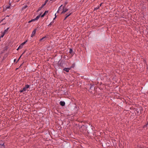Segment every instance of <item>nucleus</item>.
<instances>
[{"mask_svg":"<svg viewBox=\"0 0 148 148\" xmlns=\"http://www.w3.org/2000/svg\"><path fill=\"white\" fill-rule=\"evenodd\" d=\"M62 11L61 12V14H64L68 10V9L65 8L64 6H63L62 7Z\"/></svg>","mask_w":148,"mask_h":148,"instance_id":"nucleus-1","label":"nucleus"},{"mask_svg":"<svg viewBox=\"0 0 148 148\" xmlns=\"http://www.w3.org/2000/svg\"><path fill=\"white\" fill-rule=\"evenodd\" d=\"M29 88V85L27 84L26 85L25 87L23 88V90H24V91H25L27 89Z\"/></svg>","mask_w":148,"mask_h":148,"instance_id":"nucleus-2","label":"nucleus"},{"mask_svg":"<svg viewBox=\"0 0 148 148\" xmlns=\"http://www.w3.org/2000/svg\"><path fill=\"white\" fill-rule=\"evenodd\" d=\"M36 30H37V29H36L33 31V32H32V33L31 34V37H32L35 36V34L36 33Z\"/></svg>","mask_w":148,"mask_h":148,"instance_id":"nucleus-3","label":"nucleus"},{"mask_svg":"<svg viewBox=\"0 0 148 148\" xmlns=\"http://www.w3.org/2000/svg\"><path fill=\"white\" fill-rule=\"evenodd\" d=\"M70 68H65L64 69V70L66 71L67 72H68L69 71V70H70Z\"/></svg>","mask_w":148,"mask_h":148,"instance_id":"nucleus-4","label":"nucleus"},{"mask_svg":"<svg viewBox=\"0 0 148 148\" xmlns=\"http://www.w3.org/2000/svg\"><path fill=\"white\" fill-rule=\"evenodd\" d=\"M65 104V102L64 101H61L60 102V104L62 106H64Z\"/></svg>","mask_w":148,"mask_h":148,"instance_id":"nucleus-5","label":"nucleus"},{"mask_svg":"<svg viewBox=\"0 0 148 148\" xmlns=\"http://www.w3.org/2000/svg\"><path fill=\"white\" fill-rule=\"evenodd\" d=\"M41 15V14L38 15L36 16V18L33 19V20H34L35 21L38 20L39 18L40 17Z\"/></svg>","mask_w":148,"mask_h":148,"instance_id":"nucleus-6","label":"nucleus"},{"mask_svg":"<svg viewBox=\"0 0 148 148\" xmlns=\"http://www.w3.org/2000/svg\"><path fill=\"white\" fill-rule=\"evenodd\" d=\"M0 148H5L4 143H3L2 144H0Z\"/></svg>","mask_w":148,"mask_h":148,"instance_id":"nucleus-7","label":"nucleus"},{"mask_svg":"<svg viewBox=\"0 0 148 148\" xmlns=\"http://www.w3.org/2000/svg\"><path fill=\"white\" fill-rule=\"evenodd\" d=\"M46 38V36H45L40 40V41H45V38Z\"/></svg>","mask_w":148,"mask_h":148,"instance_id":"nucleus-8","label":"nucleus"},{"mask_svg":"<svg viewBox=\"0 0 148 148\" xmlns=\"http://www.w3.org/2000/svg\"><path fill=\"white\" fill-rule=\"evenodd\" d=\"M48 13V11H45V12L43 13V14L41 16V17H43L46 14V13Z\"/></svg>","mask_w":148,"mask_h":148,"instance_id":"nucleus-9","label":"nucleus"},{"mask_svg":"<svg viewBox=\"0 0 148 148\" xmlns=\"http://www.w3.org/2000/svg\"><path fill=\"white\" fill-rule=\"evenodd\" d=\"M71 13H70L68 15H67V14H66V15H67V16L65 17L64 20H65L68 17H69V16H70L71 14Z\"/></svg>","mask_w":148,"mask_h":148,"instance_id":"nucleus-10","label":"nucleus"},{"mask_svg":"<svg viewBox=\"0 0 148 148\" xmlns=\"http://www.w3.org/2000/svg\"><path fill=\"white\" fill-rule=\"evenodd\" d=\"M62 5L58 8V10L57 12V13L59 12V11H60L61 9H62Z\"/></svg>","mask_w":148,"mask_h":148,"instance_id":"nucleus-11","label":"nucleus"},{"mask_svg":"<svg viewBox=\"0 0 148 148\" xmlns=\"http://www.w3.org/2000/svg\"><path fill=\"white\" fill-rule=\"evenodd\" d=\"M6 8H4V10H7L8 9H10V6H8L7 7H5Z\"/></svg>","mask_w":148,"mask_h":148,"instance_id":"nucleus-12","label":"nucleus"},{"mask_svg":"<svg viewBox=\"0 0 148 148\" xmlns=\"http://www.w3.org/2000/svg\"><path fill=\"white\" fill-rule=\"evenodd\" d=\"M9 27L8 28L6 29H5L4 30V32H3V33H4L5 34H6V32H7L8 30L9 29Z\"/></svg>","mask_w":148,"mask_h":148,"instance_id":"nucleus-13","label":"nucleus"},{"mask_svg":"<svg viewBox=\"0 0 148 148\" xmlns=\"http://www.w3.org/2000/svg\"><path fill=\"white\" fill-rule=\"evenodd\" d=\"M23 45L21 44L18 47V49H21L22 48Z\"/></svg>","mask_w":148,"mask_h":148,"instance_id":"nucleus-14","label":"nucleus"},{"mask_svg":"<svg viewBox=\"0 0 148 148\" xmlns=\"http://www.w3.org/2000/svg\"><path fill=\"white\" fill-rule=\"evenodd\" d=\"M4 34V33H2V35L0 36V39H1V38H3V37Z\"/></svg>","mask_w":148,"mask_h":148,"instance_id":"nucleus-15","label":"nucleus"},{"mask_svg":"<svg viewBox=\"0 0 148 148\" xmlns=\"http://www.w3.org/2000/svg\"><path fill=\"white\" fill-rule=\"evenodd\" d=\"M72 51H73L72 49H70V50H69V52L70 53H71Z\"/></svg>","mask_w":148,"mask_h":148,"instance_id":"nucleus-16","label":"nucleus"},{"mask_svg":"<svg viewBox=\"0 0 148 148\" xmlns=\"http://www.w3.org/2000/svg\"><path fill=\"white\" fill-rule=\"evenodd\" d=\"M42 8H41V6L37 10V12L40 11Z\"/></svg>","mask_w":148,"mask_h":148,"instance_id":"nucleus-17","label":"nucleus"},{"mask_svg":"<svg viewBox=\"0 0 148 148\" xmlns=\"http://www.w3.org/2000/svg\"><path fill=\"white\" fill-rule=\"evenodd\" d=\"M27 41V40L26 41H25L23 42L21 44L23 46Z\"/></svg>","mask_w":148,"mask_h":148,"instance_id":"nucleus-18","label":"nucleus"},{"mask_svg":"<svg viewBox=\"0 0 148 148\" xmlns=\"http://www.w3.org/2000/svg\"><path fill=\"white\" fill-rule=\"evenodd\" d=\"M27 5L24 6L23 8V9H25L26 8H27Z\"/></svg>","mask_w":148,"mask_h":148,"instance_id":"nucleus-19","label":"nucleus"},{"mask_svg":"<svg viewBox=\"0 0 148 148\" xmlns=\"http://www.w3.org/2000/svg\"><path fill=\"white\" fill-rule=\"evenodd\" d=\"M99 6L98 7H96L95 8V10H97L98 9H99Z\"/></svg>","mask_w":148,"mask_h":148,"instance_id":"nucleus-20","label":"nucleus"},{"mask_svg":"<svg viewBox=\"0 0 148 148\" xmlns=\"http://www.w3.org/2000/svg\"><path fill=\"white\" fill-rule=\"evenodd\" d=\"M46 5V3H45L44 4H42L41 6V8H43Z\"/></svg>","mask_w":148,"mask_h":148,"instance_id":"nucleus-21","label":"nucleus"},{"mask_svg":"<svg viewBox=\"0 0 148 148\" xmlns=\"http://www.w3.org/2000/svg\"><path fill=\"white\" fill-rule=\"evenodd\" d=\"M20 92H24V90H23V89L22 90H20Z\"/></svg>","mask_w":148,"mask_h":148,"instance_id":"nucleus-22","label":"nucleus"},{"mask_svg":"<svg viewBox=\"0 0 148 148\" xmlns=\"http://www.w3.org/2000/svg\"><path fill=\"white\" fill-rule=\"evenodd\" d=\"M35 21V20H33V19L31 21H29V23H31V22H32V21Z\"/></svg>","mask_w":148,"mask_h":148,"instance_id":"nucleus-23","label":"nucleus"},{"mask_svg":"<svg viewBox=\"0 0 148 148\" xmlns=\"http://www.w3.org/2000/svg\"><path fill=\"white\" fill-rule=\"evenodd\" d=\"M55 17L53 18V20H54V19H55V18L57 16H56V14H55Z\"/></svg>","mask_w":148,"mask_h":148,"instance_id":"nucleus-24","label":"nucleus"},{"mask_svg":"<svg viewBox=\"0 0 148 148\" xmlns=\"http://www.w3.org/2000/svg\"><path fill=\"white\" fill-rule=\"evenodd\" d=\"M21 56H20V58H19L18 59V60L16 62H18V61H19V60L20 59V58H21Z\"/></svg>","mask_w":148,"mask_h":148,"instance_id":"nucleus-25","label":"nucleus"},{"mask_svg":"<svg viewBox=\"0 0 148 148\" xmlns=\"http://www.w3.org/2000/svg\"><path fill=\"white\" fill-rule=\"evenodd\" d=\"M67 4V3H66L65 4V5L64 6L65 7V6H66V4Z\"/></svg>","mask_w":148,"mask_h":148,"instance_id":"nucleus-26","label":"nucleus"},{"mask_svg":"<svg viewBox=\"0 0 148 148\" xmlns=\"http://www.w3.org/2000/svg\"><path fill=\"white\" fill-rule=\"evenodd\" d=\"M47 1H47V0H46V1H45V3H47Z\"/></svg>","mask_w":148,"mask_h":148,"instance_id":"nucleus-27","label":"nucleus"},{"mask_svg":"<svg viewBox=\"0 0 148 148\" xmlns=\"http://www.w3.org/2000/svg\"><path fill=\"white\" fill-rule=\"evenodd\" d=\"M16 59H15L14 60V62H15V61H16Z\"/></svg>","mask_w":148,"mask_h":148,"instance_id":"nucleus-28","label":"nucleus"},{"mask_svg":"<svg viewBox=\"0 0 148 148\" xmlns=\"http://www.w3.org/2000/svg\"><path fill=\"white\" fill-rule=\"evenodd\" d=\"M18 49V47L17 48V50H18L19 49Z\"/></svg>","mask_w":148,"mask_h":148,"instance_id":"nucleus-29","label":"nucleus"},{"mask_svg":"<svg viewBox=\"0 0 148 148\" xmlns=\"http://www.w3.org/2000/svg\"><path fill=\"white\" fill-rule=\"evenodd\" d=\"M101 4H101H101H100V6H101Z\"/></svg>","mask_w":148,"mask_h":148,"instance_id":"nucleus-30","label":"nucleus"},{"mask_svg":"<svg viewBox=\"0 0 148 148\" xmlns=\"http://www.w3.org/2000/svg\"><path fill=\"white\" fill-rule=\"evenodd\" d=\"M3 19H2V21H3Z\"/></svg>","mask_w":148,"mask_h":148,"instance_id":"nucleus-31","label":"nucleus"}]
</instances>
